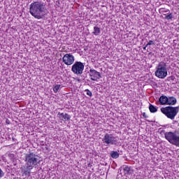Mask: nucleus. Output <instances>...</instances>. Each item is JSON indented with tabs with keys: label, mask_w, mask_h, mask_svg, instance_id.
I'll list each match as a JSON object with an SVG mask.
<instances>
[{
	"label": "nucleus",
	"mask_w": 179,
	"mask_h": 179,
	"mask_svg": "<svg viewBox=\"0 0 179 179\" xmlns=\"http://www.w3.org/2000/svg\"><path fill=\"white\" fill-rule=\"evenodd\" d=\"M47 12V8H45V4L41 1H35L29 5V13L35 17V19H43L45 16V13Z\"/></svg>",
	"instance_id": "nucleus-1"
},
{
	"label": "nucleus",
	"mask_w": 179,
	"mask_h": 179,
	"mask_svg": "<svg viewBox=\"0 0 179 179\" xmlns=\"http://www.w3.org/2000/svg\"><path fill=\"white\" fill-rule=\"evenodd\" d=\"M160 110L161 113H162L164 115H166L167 118H169V120H174L177 116V114H178L179 106H166L161 108Z\"/></svg>",
	"instance_id": "nucleus-2"
},
{
	"label": "nucleus",
	"mask_w": 179,
	"mask_h": 179,
	"mask_svg": "<svg viewBox=\"0 0 179 179\" xmlns=\"http://www.w3.org/2000/svg\"><path fill=\"white\" fill-rule=\"evenodd\" d=\"M102 142L105 146H118L120 145L118 137L114 136V134L108 133L103 136Z\"/></svg>",
	"instance_id": "nucleus-3"
},
{
	"label": "nucleus",
	"mask_w": 179,
	"mask_h": 179,
	"mask_svg": "<svg viewBox=\"0 0 179 179\" xmlns=\"http://www.w3.org/2000/svg\"><path fill=\"white\" fill-rule=\"evenodd\" d=\"M24 161L27 164L32 167L40 164V161H38V155H36L33 152H29L25 154Z\"/></svg>",
	"instance_id": "nucleus-4"
},
{
	"label": "nucleus",
	"mask_w": 179,
	"mask_h": 179,
	"mask_svg": "<svg viewBox=\"0 0 179 179\" xmlns=\"http://www.w3.org/2000/svg\"><path fill=\"white\" fill-rule=\"evenodd\" d=\"M155 76L159 79H164L167 77V64L164 62H160L155 71Z\"/></svg>",
	"instance_id": "nucleus-5"
},
{
	"label": "nucleus",
	"mask_w": 179,
	"mask_h": 179,
	"mask_svg": "<svg viewBox=\"0 0 179 179\" xmlns=\"http://www.w3.org/2000/svg\"><path fill=\"white\" fill-rule=\"evenodd\" d=\"M164 136L169 143L175 145V146H178L179 148V135L175 132L169 131L164 134Z\"/></svg>",
	"instance_id": "nucleus-6"
},
{
	"label": "nucleus",
	"mask_w": 179,
	"mask_h": 179,
	"mask_svg": "<svg viewBox=\"0 0 179 179\" xmlns=\"http://www.w3.org/2000/svg\"><path fill=\"white\" fill-rule=\"evenodd\" d=\"M84 69L85 64L82 62H76L71 66V72L78 76L83 73Z\"/></svg>",
	"instance_id": "nucleus-7"
},
{
	"label": "nucleus",
	"mask_w": 179,
	"mask_h": 179,
	"mask_svg": "<svg viewBox=\"0 0 179 179\" xmlns=\"http://www.w3.org/2000/svg\"><path fill=\"white\" fill-rule=\"evenodd\" d=\"M62 62L64 65H67L68 66L73 65L75 62V56H73L72 53H66L62 57Z\"/></svg>",
	"instance_id": "nucleus-8"
},
{
	"label": "nucleus",
	"mask_w": 179,
	"mask_h": 179,
	"mask_svg": "<svg viewBox=\"0 0 179 179\" xmlns=\"http://www.w3.org/2000/svg\"><path fill=\"white\" fill-rule=\"evenodd\" d=\"M91 80H97L98 79H100L101 78V74H100V72H98L95 69H90L88 72Z\"/></svg>",
	"instance_id": "nucleus-9"
},
{
	"label": "nucleus",
	"mask_w": 179,
	"mask_h": 179,
	"mask_svg": "<svg viewBox=\"0 0 179 179\" xmlns=\"http://www.w3.org/2000/svg\"><path fill=\"white\" fill-rule=\"evenodd\" d=\"M31 170H33V166L29 165L28 164H25L24 166L21 167V171L23 174H24V176H30Z\"/></svg>",
	"instance_id": "nucleus-10"
},
{
	"label": "nucleus",
	"mask_w": 179,
	"mask_h": 179,
	"mask_svg": "<svg viewBox=\"0 0 179 179\" xmlns=\"http://www.w3.org/2000/svg\"><path fill=\"white\" fill-rule=\"evenodd\" d=\"M124 174V176H129L131 174V167L127 165H123L120 169V171H122Z\"/></svg>",
	"instance_id": "nucleus-11"
},
{
	"label": "nucleus",
	"mask_w": 179,
	"mask_h": 179,
	"mask_svg": "<svg viewBox=\"0 0 179 179\" xmlns=\"http://www.w3.org/2000/svg\"><path fill=\"white\" fill-rule=\"evenodd\" d=\"M59 118L62 120V121H69L71 120V116L68 113H59L57 114Z\"/></svg>",
	"instance_id": "nucleus-12"
},
{
	"label": "nucleus",
	"mask_w": 179,
	"mask_h": 179,
	"mask_svg": "<svg viewBox=\"0 0 179 179\" xmlns=\"http://www.w3.org/2000/svg\"><path fill=\"white\" fill-rule=\"evenodd\" d=\"M167 100H168L166 103L167 106H175V104L177 103V99H176V97H173V96L167 97Z\"/></svg>",
	"instance_id": "nucleus-13"
},
{
	"label": "nucleus",
	"mask_w": 179,
	"mask_h": 179,
	"mask_svg": "<svg viewBox=\"0 0 179 179\" xmlns=\"http://www.w3.org/2000/svg\"><path fill=\"white\" fill-rule=\"evenodd\" d=\"M167 101H168L167 96L164 95L161 96L159 99V102L161 106L167 105Z\"/></svg>",
	"instance_id": "nucleus-14"
},
{
	"label": "nucleus",
	"mask_w": 179,
	"mask_h": 179,
	"mask_svg": "<svg viewBox=\"0 0 179 179\" xmlns=\"http://www.w3.org/2000/svg\"><path fill=\"white\" fill-rule=\"evenodd\" d=\"M159 13L161 14V15H166V14H169L170 13V10L167 9V8H159Z\"/></svg>",
	"instance_id": "nucleus-15"
},
{
	"label": "nucleus",
	"mask_w": 179,
	"mask_h": 179,
	"mask_svg": "<svg viewBox=\"0 0 179 179\" xmlns=\"http://www.w3.org/2000/svg\"><path fill=\"white\" fill-rule=\"evenodd\" d=\"M110 155L112 159H118L120 157V154L117 151H111Z\"/></svg>",
	"instance_id": "nucleus-16"
},
{
	"label": "nucleus",
	"mask_w": 179,
	"mask_h": 179,
	"mask_svg": "<svg viewBox=\"0 0 179 179\" xmlns=\"http://www.w3.org/2000/svg\"><path fill=\"white\" fill-rule=\"evenodd\" d=\"M164 19H166V20H173V18L174 17V15H173V13H168V14H164Z\"/></svg>",
	"instance_id": "nucleus-17"
},
{
	"label": "nucleus",
	"mask_w": 179,
	"mask_h": 179,
	"mask_svg": "<svg viewBox=\"0 0 179 179\" xmlns=\"http://www.w3.org/2000/svg\"><path fill=\"white\" fill-rule=\"evenodd\" d=\"M101 33V31L98 27H94V31L92 32V34L94 36H99Z\"/></svg>",
	"instance_id": "nucleus-18"
},
{
	"label": "nucleus",
	"mask_w": 179,
	"mask_h": 179,
	"mask_svg": "<svg viewBox=\"0 0 179 179\" xmlns=\"http://www.w3.org/2000/svg\"><path fill=\"white\" fill-rule=\"evenodd\" d=\"M149 110L151 113H157V107L150 103Z\"/></svg>",
	"instance_id": "nucleus-19"
},
{
	"label": "nucleus",
	"mask_w": 179,
	"mask_h": 179,
	"mask_svg": "<svg viewBox=\"0 0 179 179\" xmlns=\"http://www.w3.org/2000/svg\"><path fill=\"white\" fill-rule=\"evenodd\" d=\"M59 89H62V86L61 85H57L54 87L53 90H59Z\"/></svg>",
	"instance_id": "nucleus-20"
},
{
	"label": "nucleus",
	"mask_w": 179,
	"mask_h": 179,
	"mask_svg": "<svg viewBox=\"0 0 179 179\" xmlns=\"http://www.w3.org/2000/svg\"><path fill=\"white\" fill-rule=\"evenodd\" d=\"M155 45V42H153V41H150L147 44H146V47H148V45Z\"/></svg>",
	"instance_id": "nucleus-21"
},
{
	"label": "nucleus",
	"mask_w": 179,
	"mask_h": 179,
	"mask_svg": "<svg viewBox=\"0 0 179 179\" xmlns=\"http://www.w3.org/2000/svg\"><path fill=\"white\" fill-rule=\"evenodd\" d=\"M5 176V173H3V171L0 168V178H2Z\"/></svg>",
	"instance_id": "nucleus-22"
},
{
	"label": "nucleus",
	"mask_w": 179,
	"mask_h": 179,
	"mask_svg": "<svg viewBox=\"0 0 179 179\" xmlns=\"http://www.w3.org/2000/svg\"><path fill=\"white\" fill-rule=\"evenodd\" d=\"M87 96H90V97H92V96H93V94H92V92H90V90H87Z\"/></svg>",
	"instance_id": "nucleus-23"
},
{
	"label": "nucleus",
	"mask_w": 179,
	"mask_h": 179,
	"mask_svg": "<svg viewBox=\"0 0 179 179\" xmlns=\"http://www.w3.org/2000/svg\"><path fill=\"white\" fill-rule=\"evenodd\" d=\"M142 115L144 118H149V116L146 115V113H143Z\"/></svg>",
	"instance_id": "nucleus-24"
},
{
	"label": "nucleus",
	"mask_w": 179,
	"mask_h": 179,
	"mask_svg": "<svg viewBox=\"0 0 179 179\" xmlns=\"http://www.w3.org/2000/svg\"><path fill=\"white\" fill-rule=\"evenodd\" d=\"M6 124H9V120H6Z\"/></svg>",
	"instance_id": "nucleus-25"
},
{
	"label": "nucleus",
	"mask_w": 179,
	"mask_h": 179,
	"mask_svg": "<svg viewBox=\"0 0 179 179\" xmlns=\"http://www.w3.org/2000/svg\"><path fill=\"white\" fill-rule=\"evenodd\" d=\"M148 46H146V45H145V46L143 48V50H146V48H147Z\"/></svg>",
	"instance_id": "nucleus-26"
},
{
	"label": "nucleus",
	"mask_w": 179,
	"mask_h": 179,
	"mask_svg": "<svg viewBox=\"0 0 179 179\" xmlns=\"http://www.w3.org/2000/svg\"><path fill=\"white\" fill-rule=\"evenodd\" d=\"M57 92H58V90H54V92H55V93H57Z\"/></svg>",
	"instance_id": "nucleus-27"
},
{
	"label": "nucleus",
	"mask_w": 179,
	"mask_h": 179,
	"mask_svg": "<svg viewBox=\"0 0 179 179\" xmlns=\"http://www.w3.org/2000/svg\"><path fill=\"white\" fill-rule=\"evenodd\" d=\"M146 121H147V122H150V120H146Z\"/></svg>",
	"instance_id": "nucleus-28"
},
{
	"label": "nucleus",
	"mask_w": 179,
	"mask_h": 179,
	"mask_svg": "<svg viewBox=\"0 0 179 179\" xmlns=\"http://www.w3.org/2000/svg\"><path fill=\"white\" fill-rule=\"evenodd\" d=\"M85 90H89L88 89Z\"/></svg>",
	"instance_id": "nucleus-29"
}]
</instances>
